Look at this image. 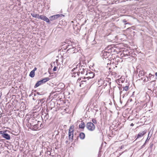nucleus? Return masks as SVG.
<instances>
[{
	"mask_svg": "<svg viewBox=\"0 0 157 157\" xmlns=\"http://www.w3.org/2000/svg\"><path fill=\"white\" fill-rule=\"evenodd\" d=\"M45 99L46 98L45 97L43 98H41L40 99L39 98L38 101V104H39L40 103L41 106L43 105H45Z\"/></svg>",
	"mask_w": 157,
	"mask_h": 157,
	"instance_id": "obj_7",
	"label": "nucleus"
},
{
	"mask_svg": "<svg viewBox=\"0 0 157 157\" xmlns=\"http://www.w3.org/2000/svg\"><path fill=\"white\" fill-rule=\"evenodd\" d=\"M85 126V124L84 122L82 121L81 124L79 125L80 128L84 129Z\"/></svg>",
	"mask_w": 157,
	"mask_h": 157,
	"instance_id": "obj_16",
	"label": "nucleus"
},
{
	"mask_svg": "<svg viewBox=\"0 0 157 157\" xmlns=\"http://www.w3.org/2000/svg\"><path fill=\"white\" fill-rule=\"evenodd\" d=\"M87 129L90 131H94L95 129V126L94 124L91 122H87L86 125Z\"/></svg>",
	"mask_w": 157,
	"mask_h": 157,
	"instance_id": "obj_3",
	"label": "nucleus"
},
{
	"mask_svg": "<svg viewBox=\"0 0 157 157\" xmlns=\"http://www.w3.org/2000/svg\"><path fill=\"white\" fill-rule=\"evenodd\" d=\"M144 147V146H143V145L141 147V149H142V148H143Z\"/></svg>",
	"mask_w": 157,
	"mask_h": 157,
	"instance_id": "obj_53",
	"label": "nucleus"
},
{
	"mask_svg": "<svg viewBox=\"0 0 157 157\" xmlns=\"http://www.w3.org/2000/svg\"><path fill=\"white\" fill-rule=\"evenodd\" d=\"M98 136L100 138H103L104 135L102 132L100 128H98V132H97Z\"/></svg>",
	"mask_w": 157,
	"mask_h": 157,
	"instance_id": "obj_6",
	"label": "nucleus"
},
{
	"mask_svg": "<svg viewBox=\"0 0 157 157\" xmlns=\"http://www.w3.org/2000/svg\"><path fill=\"white\" fill-rule=\"evenodd\" d=\"M139 77H141L142 76H144L145 75V72L142 70H140L139 72Z\"/></svg>",
	"mask_w": 157,
	"mask_h": 157,
	"instance_id": "obj_19",
	"label": "nucleus"
},
{
	"mask_svg": "<svg viewBox=\"0 0 157 157\" xmlns=\"http://www.w3.org/2000/svg\"><path fill=\"white\" fill-rule=\"evenodd\" d=\"M43 95L41 94H40V93L37 92L36 94H34V96H37V99L38 100L39 98H40L41 97H40V96H42Z\"/></svg>",
	"mask_w": 157,
	"mask_h": 157,
	"instance_id": "obj_18",
	"label": "nucleus"
},
{
	"mask_svg": "<svg viewBox=\"0 0 157 157\" xmlns=\"http://www.w3.org/2000/svg\"><path fill=\"white\" fill-rule=\"evenodd\" d=\"M92 123L94 124H96L97 123V120L96 119H92Z\"/></svg>",
	"mask_w": 157,
	"mask_h": 157,
	"instance_id": "obj_29",
	"label": "nucleus"
},
{
	"mask_svg": "<svg viewBox=\"0 0 157 157\" xmlns=\"http://www.w3.org/2000/svg\"><path fill=\"white\" fill-rule=\"evenodd\" d=\"M75 49H76V48H75V49H71V50H72L73 51H75Z\"/></svg>",
	"mask_w": 157,
	"mask_h": 157,
	"instance_id": "obj_51",
	"label": "nucleus"
},
{
	"mask_svg": "<svg viewBox=\"0 0 157 157\" xmlns=\"http://www.w3.org/2000/svg\"><path fill=\"white\" fill-rule=\"evenodd\" d=\"M81 79H82L83 80H85L86 78H87V77H81Z\"/></svg>",
	"mask_w": 157,
	"mask_h": 157,
	"instance_id": "obj_41",
	"label": "nucleus"
},
{
	"mask_svg": "<svg viewBox=\"0 0 157 157\" xmlns=\"http://www.w3.org/2000/svg\"><path fill=\"white\" fill-rule=\"evenodd\" d=\"M86 80H82L80 82V84L79 85V86L80 87L82 86H82L83 87L84 86V84H85L86 83Z\"/></svg>",
	"mask_w": 157,
	"mask_h": 157,
	"instance_id": "obj_17",
	"label": "nucleus"
},
{
	"mask_svg": "<svg viewBox=\"0 0 157 157\" xmlns=\"http://www.w3.org/2000/svg\"><path fill=\"white\" fill-rule=\"evenodd\" d=\"M43 16H44V15H40V16L39 15V17H38V19H41Z\"/></svg>",
	"mask_w": 157,
	"mask_h": 157,
	"instance_id": "obj_35",
	"label": "nucleus"
},
{
	"mask_svg": "<svg viewBox=\"0 0 157 157\" xmlns=\"http://www.w3.org/2000/svg\"><path fill=\"white\" fill-rule=\"evenodd\" d=\"M133 120V119H131V121H132V120Z\"/></svg>",
	"mask_w": 157,
	"mask_h": 157,
	"instance_id": "obj_58",
	"label": "nucleus"
},
{
	"mask_svg": "<svg viewBox=\"0 0 157 157\" xmlns=\"http://www.w3.org/2000/svg\"><path fill=\"white\" fill-rule=\"evenodd\" d=\"M88 76L87 77V78L88 79L93 78L95 75L94 73L92 71H89L88 72Z\"/></svg>",
	"mask_w": 157,
	"mask_h": 157,
	"instance_id": "obj_10",
	"label": "nucleus"
},
{
	"mask_svg": "<svg viewBox=\"0 0 157 157\" xmlns=\"http://www.w3.org/2000/svg\"><path fill=\"white\" fill-rule=\"evenodd\" d=\"M74 128V125H72L70 127L69 130L68 138L69 140L71 141H72L73 140Z\"/></svg>",
	"mask_w": 157,
	"mask_h": 157,
	"instance_id": "obj_2",
	"label": "nucleus"
},
{
	"mask_svg": "<svg viewBox=\"0 0 157 157\" xmlns=\"http://www.w3.org/2000/svg\"><path fill=\"white\" fill-rule=\"evenodd\" d=\"M41 124H40V127H41Z\"/></svg>",
	"mask_w": 157,
	"mask_h": 157,
	"instance_id": "obj_61",
	"label": "nucleus"
},
{
	"mask_svg": "<svg viewBox=\"0 0 157 157\" xmlns=\"http://www.w3.org/2000/svg\"><path fill=\"white\" fill-rule=\"evenodd\" d=\"M79 136L80 137V138L81 139L83 140L85 138V134L83 132H81L79 134V135L77 137V138L76 139H75V141H76L77 140H78V138Z\"/></svg>",
	"mask_w": 157,
	"mask_h": 157,
	"instance_id": "obj_8",
	"label": "nucleus"
},
{
	"mask_svg": "<svg viewBox=\"0 0 157 157\" xmlns=\"http://www.w3.org/2000/svg\"><path fill=\"white\" fill-rule=\"evenodd\" d=\"M71 74L72 75V77H76V72L75 71L73 72V73H71Z\"/></svg>",
	"mask_w": 157,
	"mask_h": 157,
	"instance_id": "obj_28",
	"label": "nucleus"
},
{
	"mask_svg": "<svg viewBox=\"0 0 157 157\" xmlns=\"http://www.w3.org/2000/svg\"><path fill=\"white\" fill-rule=\"evenodd\" d=\"M84 67V66H83L82 65L81 66H79V70L78 71L81 72V73H83L82 71H83L85 69Z\"/></svg>",
	"mask_w": 157,
	"mask_h": 157,
	"instance_id": "obj_20",
	"label": "nucleus"
},
{
	"mask_svg": "<svg viewBox=\"0 0 157 157\" xmlns=\"http://www.w3.org/2000/svg\"><path fill=\"white\" fill-rule=\"evenodd\" d=\"M123 153V152H122L121 153H120V155H121Z\"/></svg>",
	"mask_w": 157,
	"mask_h": 157,
	"instance_id": "obj_55",
	"label": "nucleus"
},
{
	"mask_svg": "<svg viewBox=\"0 0 157 157\" xmlns=\"http://www.w3.org/2000/svg\"><path fill=\"white\" fill-rule=\"evenodd\" d=\"M29 76L31 78L34 77L35 76V72L34 71H32L29 74Z\"/></svg>",
	"mask_w": 157,
	"mask_h": 157,
	"instance_id": "obj_21",
	"label": "nucleus"
},
{
	"mask_svg": "<svg viewBox=\"0 0 157 157\" xmlns=\"http://www.w3.org/2000/svg\"><path fill=\"white\" fill-rule=\"evenodd\" d=\"M50 78L48 77L43 78L42 80H40L41 85L44 83L50 80Z\"/></svg>",
	"mask_w": 157,
	"mask_h": 157,
	"instance_id": "obj_13",
	"label": "nucleus"
},
{
	"mask_svg": "<svg viewBox=\"0 0 157 157\" xmlns=\"http://www.w3.org/2000/svg\"><path fill=\"white\" fill-rule=\"evenodd\" d=\"M80 73L81 72L79 71L78 72H76V75H77L78 76H79Z\"/></svg>",
	"mask_w": 157,
	"mask_h": 157,
	"instance_id": "obj_39",
	"label": "nucleus"
},
{
	"mask_svg": "<svg viewBox=\"0 0 157 157\" xmlns=\"http://www.w3.org/2000/svg\"><path fill=\"white\" fill-rule=\"evenodd\" d=\"M45 115L44 116V118L46 120H47L49 118V116L48 113H45Z\"/></svg>",
	"mask_w": 157,
	"mask_h": 157,
	"instance_id": "obj_25",
	"label": "nucleus"
},
{
	"mask_svg": "<svg viewBox=\"0 0 157 157\" xmlns=\"http://www.w3.org/2000/svg\"><path fill=\"white\" fill-rule=\"evenodd\" d=\"M150 137L149 138L148 136V137H147V139L146 140V141H145V143H146L147 141H148L150 139Z\"/></svg>",
	"mask_w": 157,
	"mask_h": 157,
	"instance_id": "obj_37",
	"label": "nucleus"
},
{
	"mask_svg": "<svg viewBox=\"0 0 157 157\" xmlns=\"http://www.w3.org/2000/svg\"><path fill=\"white\" fill-rule=\"evenodd\" d=\"M31 15L33 17L36 18H38L39 14L34 13H31Z\"/></svg>",
	"mask_w": 157,
	"mask_h": 157,
	"instance_id": "obj_23",
	"label": "nucleus"
},
{
	"mask_svg": "<svg viewBox=\"0 0 157 157\" xmlns=\"http://www.w3.org/2000/svg\"><path fill=\"white\" fill-rule=\"evenodd\" d=\"M65 44V42L62 43V44L63 45H64Z\"/></svg>",
	"mask_w": 157,
	"mask_h": 157,
	"instance_id": "obj_47",
	"label": "nucleus"
},
{
	"mask_svg": "<svg viewBox=\"0 0 157 157\" xmlns=\"http://www.w3.org/2000/svg\"><path fill=\"white\" fill-rule=\"evenodd\" d=\"M39 123L38 122V124H36L34 125H32L31 126L30 128L33 130L36 131L38 130L39 128Z\"/></svg>",
	"mask_w": 157,
	"mask_h": 157,
	"instance_id": "obj_11",
	"label": "nucleus"
},
{
	"mask_svg": "<svg viewBox=\"0 0 157 157\" xmlns=\"http://www.w3.org/2000/svg\"><path fill=\"white\" fill-rule=\"evenodd\" d=\"M134 125V124L133 123H131L130 124V126H133Z\"/></svg>",
	"mask_w": 157,
	"mask_h": 157,
	"instance_id": "obj_45",
	"label": "nucleus"
},
{
	"mask_svg": "<svg viewBox=\"0 0 157 157\" xmlns=\"http://www.w3.org/2000/svg\"><path fill=\"white\" fill-rule=\"evenodd\" d=\"M45 18L44 19V21H46L48 24H50L51 23L50 21V19L46 17H45Z\"/></svg>",
	"mask_w": 157,
	"mask_h": 157,
	"instance_id": "obj_24",
	"label": "nucleus"
},
{
	"mask_svg": "<svg viewBox=\"0 0 157 157\" xmlns=\"http://www.w3.org/2000/svg\"><path fill=\"white\" fill-rule=\"evenodd\" d=\"M149 77L148 76H147V79H148V80H150L149 79H150V80H151V77H154V76L153 75H152L151 74H149Z\"/></svg>",
	"mask_w": 157,
	"mask_h": 157,
	"instance_id": "obj_26",
	"label": "nucleus"
},
{
	"mask_svg": "<svg viewBox=\"0 0 157 157\" xmlns=\"http://www.w3.org/2000/svg\"><path fill=\"white\" fill-rule=\"evenodd\" d=\"M104 80L103 78L101 77L100 79H99L98 80V83L99 85L102 86L104 84Z\"/></svg>",
	"mask_w": 157,
	"mask_h": 157,
	"instance_id": "obj_15",
	"label": "nucleus"
},
{
	"mask_svg": "<svg viewBox=\"0 0 157 157\" xmlns=\"http://www.w3.org/2000/svg\"><path fill=\"white\" fill-rule=\"evenodd\" d=\"M155 75L157 76V72L155 73Z\"/></svg>",
	"mask_w": 157,
	"mask_h": 157,
	"instance_id": "obj_54",
	"label": "nucleus"
},
{
	"mask_svg": "<svg viewBox=\"0 0 157 157\" xmlns=\"http://www.w3.org/2000/svg\"><path fill=\"white\" fill-rule=\"evenodd\" d=\"M146 133V131H144L141 132H140L139 134L137 135L136 139L135 140H136L137 139L143 136Z\"/></svg>",
	"mask_w": 157,
	"mask_h": 157,
	"instance_id": "obj_12",
	"label": "nucleus"
},
{
	"mask_svg": "<svg viewBox=\"0 0 157 157\" xmlns=\"http://www.w3.org/2000/svg\"><path fill=\"white\" fill-rule=\"evenodd\" d=\"M33 100H36V99H35V98H33Z\"/></svg>",
	"mask_w": 157,
	"mask_h": 157,
	"instance_id": "obj_56",
	"label": "nucleus"
},
{
	"mask_svg": "<svg viewBox=\"0 0 157 157\" xmlns=\"http://www.w3.org/2000/svg\"><path fill=\"white\" fill-rule=\"evenodd\" d=\"M130 101H132V99H130Z\"/></svg>",
	"mask_w": 157,
	"mask_h": 157,
	"instance_id": "obj_57",
	"label": "nucleus"
},
{
	"mask_svg": "<svg viewBox=\"0 0 157 157\" xmlns=\"http://www.w3.org/2000/svg\"><path fill=\"white\" fill-rule=\"evenodd\" d=\"M37 69V68L36 67H35L33 70H32L33 71H34L35 72V71H36Z\"/></svg>",
	"mask_w": 157,
	"mask_h": 157,
	"instance_id": "obj_43",
	"label": "nucleus"
},
{
	"mask_svg": "<svg viewBox=\"0 0 157 157\" xmlns=\"http://www.w3.org/2000/svg\"><path fill=\"white\" fill-rule=\"evenodd\" d=\"M53 63H54V64H55V62H54Z\"/></svg>",
	"mask_w": 157,
	"mask_h": 157,
	"instance_id": "obj_59",
	"label": "nucleus"
},
{
	"mask_svg": "<svg viewBox=\"0 0 157 157\" xmlns=\"http://www.w3.org/2000/svg\"><path fill=\"white\" fill-rule=\"evenodd\" d=\"M63 15L62 14H57L50 17H49V19H50V21H52L58 18L59 17H61Z\"/></svg>",
	"mask_w": 157,
	"mask_h": 157,
	"instance_id": "obj_5",
	"label": "nucleus"
},
{
	"mask_svg": "<svg viewBox=\"0 0 157 157\" xmlns=\"http://www.w3.org/2000/svg\"><path fill=\"white\" fill-rule=\"evenodd\" d=\"M41 85V84L40 81H38L35 84V85L34 86V88H36V87H38V86H39L40 85Z\"/></svg>",
	"mask_w": 157,
	"mask_h": 157,
	"instance_id": "obj_22",
	"label": "nucleus"
},
{
	"mask_svg": "<svg viewBox=\"0 0 157 157\" xmlns=\"http://www.w3.org/2000/svg\"><path fill=\"white\" fill-rule=\"evenodd\" d=\"M67 48H68L67 49V52H68L69 50L72 49H75V47L73 46V45L71 43V44L67 45L66 46V48L65 49H66Z\"/></svg>",
	"mask_w": 157,
	"mask_h": 157,
	"instance_id": "obj_9",
	"label": "nucleus"
},
{
	"mask_svg": "<svg viewBox=\"0 0 157 157\" xmlns=\"http://www.w3.org/2000/svg\"><path fill=\"white\" fill-rule=\"evenodd\" d=\"M146 143H145H145L143 145V146H144V147H145L146 145Z\"/></svg>",
	"mask_w": 157,
	"mask_h": 157,
	"instance_id": "obj_48",
	"label": "nucleus"
},
{
	"mask_svg": "<svg viewBox=\"0 0 157 157\" xmlns=\"http://www.w3.org/2000/svg\"><path fill=\"white\" fill-rule=\"evenodd\" d=\"M82 73H81L82 74H86V75H88L87 71H86L85 69H84L83 71H82Z\"/></svg>",
	"mask_w": 157,
	"mask_h": 157,
	"instance_id": "obj_27",
	"label": "nucleus"
},
{
	"mask_svg": "<svg viewBox=\"0 0 157 157\" xmlns=\"http://www.w3.org/2000/svg\"><path fill=\"white\" fill-rule=\"evenodd\" d=\"M77 68V67H76V68H74L71 71V73H73V72H75V71Z\"/></svg>",
	"mask_w": 157,
	"mask_h": 157,
	"instance_id": "obj_32",
	"label": "nucleus"
},
{
	"mask_svg": "<svg viewBox=\"0 0 157 157\" xmlns=\"http://www.w3.org/2000/svg\"><path fill=\"white\" fill-rule=\"evenodd\" d=\"M62 89L61 88H57L56 89V90H57V91L60 92L61 91Z\"/></svg>",
	"mask_w": 157,
	"mask_h": 157,
	"instance_id": "obj_33",
	"label": "nucleus"
},
{
	"mask_svg": "<svg viewBox=\"0 0 157 157\" xmlns=\"http://www.w3.org/2000/svg\"><path fill=\"white\" fill-rule=\"evenodd\" d=\"M46 17V16H44L43 17H42V18L41 20H44V19L45 18V17Z\"/></svg>",
	"mask_w": 157,
	"mask_h": 157,
	"instance_id": "obj_42",
	"label": "nucleus"
},
{
	"mask_svg": "<svg viewBox=\"0 0 157 157\" xmlns=\"http://www.w3.org/2000/svg\"><path fill=\"white\" fill-rule=\"evenodd\" d=\"M68 140H66V141H65V143H66V144H67V143H68Z\"/></svg>",
	"mask_w": 157,
	"mask_h": 157,
	"instance_id": "obj_50",
	"label": "nucleus"
},
{
	"mask_svg": "<svg viewBox=\"0 0 157 157\" xmlns=\"http://www.w3.org/2000/svg\"><path fill=\"white\" fill-rule=\"evenodd\" d=\"M123 55H124L125 56H128L129 55L127 54V53H126V54L124 52H123Z\"/></svg>",
	"mask_w": 157,
	"mask_h": 157,
	"instance_id": "obj_40",
	"label": "nucleus"
},
{
	"mask_svg": "<svg viewBox=\"0 0 157 157\" xmlns=\"http://www.w3.org/2000/svg\"><path fill=\"white\" fill-rule=\"evenodd\" d=\"M96 44V41H95L94 40V41L92 42V44Z\"/></svg>",
	"mask_w": 157,
	"mask_h": 157,
	"instance_id": "obj_36",
	"label": "nucleus"
},
{
	"mask_svg": "<svg viewBox=\"0 0 157 157\" xmlns=\"http://www.w3.org/2000/svg\"><path fill=\"white\" fill-rule=\"evenodd\" d=\"M122 21L124 23V24L125 25H126L127 24H128V23H126V22H127V21L126 19H123L122 20Z\"/></svg>",
	"mask_w": 157,
	"mask_h": 157,
	"instance_id": "obj_30",
	"label": "nucleus"
},
{
	"mask_svg": "<svg viewBox=\"0 0 157 157\" xmlns=\"http://www.w3.org/2000/svg\"><path fill=\"white\" fill-rule=\"evenodd\" d=\"M81 78H78V80H77V82H79V83H80V80H81Z\"/></svg>",
	"mask_w": 157,
	"mask_h": 157,
	"instance_id": "obj_38",
	"label": "nucleus"
},
{
	"mask_svg": "<svg viewBox=\"0 0 157 157\" xmlns=\"http://www.w3.org/2000/svg\"><path fill=\"white\" fill-rule=\"evenodd\" d=\"M46 112L48 113V112L49 111V110H48V109L47 108V109L46 110Z\"/></svg>",
	"mask_w": 157,
	"mask_h": 157,
	"instance_id": "obj_46",
	"label": "nucleus"
},
{
	"mask_svg": "<svg viewBox=\"0 0 157 157\" xmlns=\"http://www.w3.org/2000/svg\"><path fill=\"white\" fill-rule=\"evenodd\" d=\"M123 147H124V146H122L121 147V149H122L123 148Z\"/></svg>",
	"mask_w": 157,
	"mask_h": 157,
	"instance_id": "obj_49",
	"label": "nucleus"
},
{
	"mask_svg": "<svg viewBox=\"0 0 157 157\" xmlns=\"http://www.w3.org/2000/svg\"><path fill=\"white\" fill-rule=\"evenodd\" d=\"M123 88V90H122V88H119V90H120V95H121L122 93H123V91L124 90H125V91H127L128 90V86H123L122 87Z\"/></svg>",
	"mask_w": 157,
	"mask_h": 157,
	"instance_id": "obj_14",
	"label": "nucleus"
},
{
	"mask_svg": "<svg viewBox=\"0 0 157 157\" xmlns=\"http://www.w3.org/2000/svg\"><path fill=\"white\" fill-rule=\"evenodd\" d=\"M153 144L152 143H150V147H149L151 149H152V147H153Z\"/></svg>",
	"mask_w": 157,
	"mask_h": 157,
	"instance_id": "obj_31",
	"label": "nucleus"
},
{
	"mask_svg": "<svg viewBox=\"0 0 157 157\" xmlns=\"http://www.w3.org/2000/svg\"><path fill=\"white\" fill-rule=\"evenodd\" d=\"M57 67L56 66H54V67L53 69V71H56Z\"/></svg>",
	"mask_w": 157,
	"mask_h": 157,
	"instance_id": "obj_34",
	"label": "nucleus"
},
{
	"mask_svg": "<svg viewBox=\"0 0 157 157\" xmlns=\"http://www.w3.org/2000/svg\"><path fill=\"white\" fill-rule=\"evenodd\" d=\"M56 63L57 64L58 63V60L57 59H56Z\"/></svg>",
	"mask_w": 157,
	"mask_h": 157,
	"instance_id": "obj_44",
	"label": "nucleus"
},
{
	"mask_svg": "<svg viewBox=\"0 0 157 157\" xmlns=\"http://www.w3.org/2000/svg\"><path fill=\"white\" fill-rule=\"evenodd\" d=\"M115 49L111 46H109L103 50L101 52V56L103 58L106 59L108 57L111 55V53L113 51L114 52Z\"/></svg>",
	"mask_w": 157,
	"mask_h": 157,
	"instance_id": "obj_1",
	"label": "nucleus"
},
{
	"mask_svg": "<svg viewBox=\"0 0 157 157\" xmlns=\"http://www.w3.org/2000/svg\"><path fill=\"white\" fill-rule=\"evenodd\" d=\"M144 147V146H143V145L141 147V149H142V148H143Z\"/></svg>",
	"mask_w": 157,
	"mask_h": 157,
	"instance_id": "obj_52",
	"label": "nucleus"
},
{
	"mask_svg": "<svg viewBox=\"0 0 157 157\" xmlns=\"http://www.w3.org/2000/svg\"><path fill=\"white\" fill-rule=\"evenodd\" d=\"M2 140H0V142H1Z\"/></svg>",
	"mask_w": 157,
	"mask_h": 157,
	"instance_id": "obj_60",
	"label": "nucleus"
},
{
	"mask_svg": "<svg viewBox=\"0 0 157 157\" xmlns=\"http://www.w3.org/2000/svg\"><path fill=\"white\" fill-rule=\"evenodd\" d=\"M6 131H0V134L3 138L6 139L7 140H10V136L8 134L6 133Z\"/></svg>",
	"mask_w": 157,
	"mask_h": 157,
	"instance_id": "obj_4",
	"label": "nucleus"
}]
</instances>
